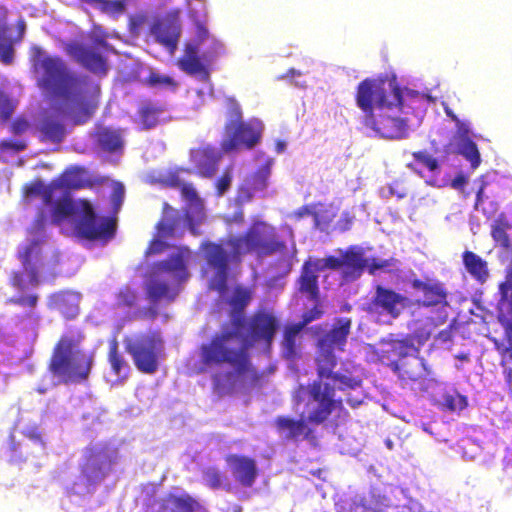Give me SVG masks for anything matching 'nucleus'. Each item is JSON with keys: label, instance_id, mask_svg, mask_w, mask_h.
Returning a JSON list of instances; mask_svg holds the SVG:
<instances>
[{"label": "nucleus", "instance_id": "nucleus-38", "mask_svg": "<svg viewBox=\"0 0 512 512\" xmlns=\"http://www.w3.org/2000/svg\"><path fill=\"white\" fill-rule=\"evenodd\" d=\"M309 323L310 322H298L295 325L285 328L283 353L286 358H293L296 355V338Z\"/></svg>", "mask_w": 512, "mask_h": 512}, {"label": "nucleus", "instance_id": "nucleus-62", "mask_svg": "<svg viewBox=\"0 0 512 512\" xmlns=\"http://www.w3.org/2000/svg\"><path fill=\"white\" fill-rule=\"evenodd\" d=\"M455 125L457 128L458 140L470 138V136H469L470 130H469V126L467 123L459 120V122H456Z\"/></svg>", "mask_w": 512, "mask_h": 512}, {"label": "nucleus", "instance_id": "nucleus-51", "mask_svg": "<svg viewBox=\"0 0 512 512\" xmlns=\"http://www.w3.org/2000/svg\"><path fill=\"white\" fill-rule=\"evenodd\" d=\"M314 226L320 231H326L332 223L333 216L328 214V211L316 212L313 214Z\"/></svg>", "mask_w": 512, "mask_h": 512}, {"label": "nucleus", "instance_id": "nucleus-24", "mask_svg": "<svg viewBox=\"0 0 512 512\" xmlns=\"http://www.w3.org/2000/svg\"><path fill=\"white\" fill-rule=\"evenodd\" d=\"M253 298L251 289L236 286L231 295L224 301L226 313L229 320H248L246 318V308Z\"/></svg>", "mask_w": 512, "mask_h": 512}, {"label": "nucleus", "instance_id": "nucleus-63", "mask_svg": "<svg viewBox=\"0 0 512 512\" xmlns=\"http://www.w3.org/2000/svg\"><path fill=\"white\" fill-rule=\"evenodd\" d=\"M317 211L312 210L309 205H303L299 209L294 212V215L297 219L303 218L304 216L316 214Z\"/></svg>", "mask_w": 512, "mask_h": 512}, {"label": "nucleus", "instance_id": "nucleus-36", "mask_svg": "<svg viewBox=\"0 0 512 512\" xmlns=\"http://www.w3.org/2000/svg\"><path fill=\"white\" fill-rule=\"evenodd\" d=\"M55 189L52 187V181L45 185L42 180L32 181L24 186V195L27 198L40 196L45 205L53 203Z\"/></svg>", "mask_w": 512, "mask_h": 512}, {"label": "nucleus", "instance_id": "nucleus-29", "mask_svg": "<svg viewBox=\"0 0 512 512\" xmlns=\"http://www.w3.org/2000/svg\"><path fill=\"white\" fill-rule=\"evenodd\" d=\"M180 221L179 213L168 203H164L162 217L156 225L158 236L162 238L174 237Z\"/></svg>", "mask_w": 512, "mask_h": 512}, {"label": "nucleus", "instance_id": "nucleus-45", "mask_svg": "<svg viewBox=\"0 0 512 512\" xmlns=\"http://www.w3.org/2000/svg\"><path fill=\"white\" fill-rule=\"evenodd\" d=\"M109 361H110L112 370L118 377L124 378L127 376L129 366L124 361V359L117 353L115 347L111 348V350H110Z\"/></svg>", "mask_w": 512, "mask_h": 512}, {"label": "nucleus", "instance_id": "nucleus-14", "mask_svg": "<svg viewBox=\"0 0 512 512\" xmlns=\"http://www.w3.org/2000/svg\"><path fill=\"white\" fill-rule=\"evenodd\" d=\"M110 44L104 39H96L92 47L78 42L66 44L65 51L77 63L94 74L106 75L108 71L107 59L100 50H109Z\"/></svg>", "mask_w": 512, "mask_h": 512}, {"label": "nucleus", "instance_id": "nucleus-3", "mask_svg": "<svg viewBox=\"0 0 512 512\" xmlns=\"http://www.w3.org/2000/svg\"><path fill=\"white\" fill-rule=\"evenodd\" d=\"M286 249V243L278 238L273 226L265 221H254L243 235L220 242L203 241L200 245L204 261L201 273L209 277V289L222 293L227 288L231 261L240 262L248 253L265 257L284 253Z\"/></svg>", "mask_w": 512, "mask_h": 512}, {"label": "nucleus", "instance_id": "nucleus-39", "mask_svg": "<svg viewBox=\"0 0 512 512\" xmlns=\"http://www.w3.org/2000/svg\"><path fill=\"white\" fill-rule=\"evenodd\" d=\"M457 152L469 161L472 169L479 167L481 156L477 144L471 138L460 139L457 142Z\"/></svg>", "mask_w": 512, "mask_h": 512}, {"label": "nucleus", "instance_id": "nucleus-42", "mask_svg": "<svg viewBox=\"0 0 512 512\" xmlns=\"http://www.w3.org/2000/svg\"><path fill=\"white\" fill-rule=\"evenodd\" d=\"M266 186V178L264 176L255 175L247 186H243L239 189L238 198L241 201L248 202L253 198L254 192L264 190Z\"/></svg>", "mask_w": 512, "mask_h": 512}, {"label": "nucleus", "instance_id": "nucleus-25", "mask_svg": "<svg viewBox=\"0 0 512 512\" xmlns=\"http://www.w3.org/2000/svg\"><path fill=\"white\" fill-rule=\"evenodd\" d=\"M86 170L82 167H71L63 171L60 176L52 180V187L61 193L70 190H79L86 187H92L91 180L85 178Z\"/></svg>", "mask_w": 512, "mask_h": 512}, {"label": "nucleus", "instance_id": "nucleus-5", "mask_svg": "<svg viewBox=\"0 0 512 512\" xmlns=\"http://www.w3.org/2000/svg\"><path fill=\"white\" fill-rule=\"evenodd\" d=\"M112 214L116 215L124 201V186L120 182L113 185L111 193ZM51 206V223L60 225L69 218L74 219V232L87 240H110L116 233V217L99 218L93 205L87 199L73 201L68 192L61 193Z\"/></svg>", "mask_w": 512, "mask_h": 512}, {"label": "nucleus", "instance_id": "nucleus-4", "mask_svg": "<svg viewBox=\"0 0 512 512\" xmlns=\"http://www.w3.org/2000/svg\"><path fill=\"white\" fill-rule=\"evenodd\" d=\"M30 53L35 72L41 73L38 86L54 100L55 110L76 125L87 122L97 103L87 98L84 78L71 71L61 57L46 54L40 46L31 47Z\"/></svg>", "mask_w": 512, "mask_h": 512}, {"label": "nucleus", "instance_id": "nucleus-20", "mask_svg": "<svg viewBox=\"0 0 512 512\" xmlns=\"http://www.w3.org/2000/svg\"><path fill=\"white\" fill-rule=\"evenodd\" d=\"M411 286L415 290L423 293V300H417V304L423 307H435L447 305V291L444 285L439 281H422L413 279Z\"/></svg>", "mask_w": 512, "mask_h": 512}, {"label": "nucleus", "instance_id": "nucleus-10", "mask_svg": "<svg viewBox=\"0 0 512 512\" xmlns=\"http://www.w3.org/2000/svg\"><path fill=\"white\" fill-rule=\"evenodd\" d=\"M402 91L395 79L365 78L356 87L355 102L363 118L399 103Z\"/></svg>", "mask_w": 512, "mask_h": 512}, {"label": "nucleus", "instance_id": "nucleus-9", "mask_svg": "<svg viewBox=\"0 0 512 512\" xmlns=\"http://www.w3.org/2000/svg\"><path fill=\"white\" fill-rule=\"evenodd\" d=\"M81 472L67 488L74 501H81L95 493L111 469L110 451L101 444H96L84 452Z\"/></svg>", "mask_w": 512, "mask_h": 512}, {"label": "nucleus", "instance_id": "nucleus-30", "mask_svg": "<svg viewBox=\"0 0 512 512\" xmlns=\"http://www.w3.org/2000/svg\"><path fill=\"white\" fill-rule=\"evenodd\" d=\"M155 268L158 272L170 273L177 281H185L188 276L187 266L182 254L177 253L169 256L167 259L159 261Z\"/></svg>", "mask_w": 512, "mask_h": 512}, {"label": "nucleus", "instance_id": "nucleus-56", "mask_svg": "<svg viewBox=\"0 0 512 512\" xmlns=\"http://www.w3.org/2000/svg\"><path fill=\"white\" fill-rule=\"evenodd\" d=\"M26 148V144L22 140H2L0 141L1 151L20 152Z\"/></svg>", "mask_w": 512, "mask_h": 512}, {"label": "nucleus", "instance_id": "nucleus-22", "mask_svg": "<svg viewBox=\"0 0 512 512\" xmlns=\"http://www.w3.org/2000/svg\"><path fill=\"white\" fill-rule=\"evenodd\" d=\"M167 108L164 104L151 99H144L137 108L136 123L142 130L155 128L163 120Z\"/></svg>", "mask_w": 512, "mask_h": 512}, {"label": "nucleus", "instance_id": "nucleus-33", "mask_svg": "<svg viewBox=\"0 0 512 512\" xmlns=\"http://www.w3.org/2000/svg\"><path fill=\"white\" fill-rule=\"evenodd\" d=\"M411 155L413 161L407 163V168L415 172L419 176H423L421 169H419V166L427 168L428 171L431 173L440 172V163L438 159L432 156L427 150L414 151L412 152Z\"/></svg>", "mask_w": 512, "mask_h": 512}, {"label": "nucleus", "instance_id": "nucleus-15", "mask_svg": "<svg viewBox=\"0 0 512 512\" xmlns=\"http://www.w3.org/2000/svg\"><path fill=\"white\" fill-rule=\"evenodd\" d=\"M150 30L156 42L173 54L177 50L181 36L179 11H170L163 17L155 20Z\"/></svg>", "mask_w": 512, "mask_h": 512}, {"label": "nucleus", "instance_id": "nucleus-1", "mask_svg": "<svg viewBox=\"0 0 512 512\" xmlns=\"http://www.w3.org/2000/svg\"><path fill=\"white\" fill-rule=\"evenodd\" d=\"M329 333L319 339L320 355L317 358L318 381L305 388L300 385L296 393L297 402L308 398L305 411L299 420L279 416L275 423L279 436L287 441L298 442L308 438L312 430L306 420L312 423H322L332 410L341 404L342 399L335 398V388L345 391L359 388V381L346 375L334 373L336 359L333 349L343 350L350 331L351 322H337Z\"/></svg>", "mask_w": 512, "mask_h": 512}, {"label": "nucleus", "instance_id": "nucleus-41", "mask_svg": "<svg viewBox=\"0 0 512 512\" xmlns=\"http://www.w3.org/2000/svg\"><path fill=\"white\" fill-rule=\"evenodd\" d=\"M509 224L504 221H497L492 225L491 237L495 241L496 245L500 246L507 252L512 253V242L507 233Z\"/></svg>", "mask_w": 512, "mask_h": 512}, {"label": "nucleus", "instance_id": "nucleus-18", "mask_svg": "<svg viewBox=\"0 0 512 512\" xmlns=\"http://www.w3.org/2000/svg\"><path fill=\"white\" fill-rule=\"evenodd\" d=\"M221 153L217 148L206 145L191 150V162L201 177H212L221 160Z\"/></svg>", "mask_w": 512, "mask_h": 512}, {"label": "nucleus", "instance_id": "nucleus-40", "mask_svg": "<svg viewBox=\"0 0 512 512\" xmlns=\"http://www.w3.org/2000/svg\"><path fill=\"white\" fill-rule=\"evenodd\" d=\"M86 4L96 6L102 13L118 17L126 10V0H80Z\"/></svg>", "mask_w": 512, "mask_h": 512}, {"label": "nucleus", "instance_id": "nucleus-13", "mask_svg": "<svg viewBox=\"0 0 512 512\" xmlns=\"http://www.w3.org/2000/svg\"><path fill=\"white\" fill-rule=\"evenodd\" d=\"M49 222L45 210H40L27 230L28 243L18 252L23 268H39L43 260V247L47 240L46 226Z\"/></svg>", "mask_w": 512, "mask_h": 512}, {"label": "nucleus", "instance_id": "nucleus-57", "mask_svg": "<svg viewBox=\"0 0 512 512\" xmlns=\"http://www.w3.org/2000/svg\"><path fill=\"white\" fill-rule=\"evenodd\" d=\"M354 222V217L351 215L350 212L344 211L341 214V217L337 221L336 227L341 232H346L351 229L352 224Z\"/></svg>", "mask_w": 512, "mask_h": 512}, {"label": "nucleus", "instance_id": "nucleus-44", "mask_svg": "<svg viewBox=\"0 0 512 512\" xmlns=\"http://www.w3.org/2000/svg\"><path fill=\"white\" fill-rule=\"evenodd\" d=\"M144 83L149 87H168L172 90H175L178 86L174 78L157 72H151L148 77L145 78Z\"/></svg>", "mask_w": 512, "mask_h": 512}, {"label": "nucleus", "instance_id": "nucleus-55", "mask_svg": "<svg viewBox=\"0 0 512 512\" xmlns=\"http://www.w3.org/2000/svg\"><path fill=\"white\" fill-rule=\"evenodd\" d=\"M38 299L39 297L37 294H30L27 296H19L16 298H12L10 299V302L22 307L33 309L36 307Z\"/></svg>", "mask_w": 512, "mask_h": 512}, {"label": "nucleus", "instance_id": "nucleus-23", "mask_svg": "<svg viewBox=\"0 0 512 512\" xmlns=\"http://www.w3.org/2000/svg\"><path fill=\"white\" fill-rule=\"evenodd\" d=\"M261 138V131L258 127L250 124L239 122L235 125L233 134L224 143L223 148L225 151H230L244 145L246 148H253Z\"/></svg>", "mask_w": 512, "mask_h": 512}, {"label": "nucleus", "instance_id": "nucleus-6", "mask_svg": "<svg viewBox=\"0 0 512 512\" xmlns=\"http://www.w3.org/2000/svg\"><path fill=\"white\" fill-rule=\"evenodd\" d=\"M343 264H347L346 275L354 278L358 275L360 268V258L356 256L353 250L344 255V259H338L337 256L329 255L322 259L304 262L300 276L297 280L298 291L306 294L311 301V307H306L302 314V320H317L323 316V305L320 300L317 272L326 269L341 270Z\"/></svg>", "mask_w": 512, "mask_h": 512}, {"label": "nucleus", "instance_id": "nucleus-31", "mask_svg": "<svg viewBox=\"0 0 512 512\" xmlns=\"http://www.w3.org/2000/svg\"><path fill=\"white\" fill-rule=\"evenodd\" d=\"M41 140L50 143H61L66 134L64 124L52 117H45L40 125Z\"/></svg>", "mask_w": 512, "mask_h": 512}, {"label": "nucleus", "instance_id": "nucleus-16", "mask_svg": "<svg viewBox=\"0 0 512 512\" xmlns=\"http://www.w3.org/2000/svg\"><path fill=\"white\" fill-rule=\"evenodd\" d=\"M371 303L376 310L384 312L392 318L399 317L412 304L406 296L381 285L375 287Z\"/></svg>", "mask_w": 512, "mask_h": 512}, {"label": "nucleus", "instance_id": "nucleus-60", "mask_svg": "<svg viewBox=\"0 0 512 512\" xmlns=\"http://www.w3.org/2000/svg\"><path fill=\"white\" fill-rule=\"evenodd\" d=\"M166 247L167 244L164 241L160 239H153L146 250V254H159L163 252L166 249Z\"/></svg>", "mask_w": 512, "mask_h": 512}, {"label": "nucleus", "instance_id": "nucleus-8", "mask_svg": "<svg viewBox=\"0 0 512 512\" xmlns=\"http://www.w3.org/2000/svg\"><path fill=\"white\" fill-rule=\"evenodd\" d=\"M81 338L80 334H65L55 347L49 368L59 381H79L88 377L93 355L80 349Z\"/></svg>", "mask_w": 512, "mask_h": 512}, {"label": "nucleus", "instance_id": "nucleus-27", "mask_svg": "<svg viewBox=\"0 0 512 512\" xmlns=\"http://www.w3.org/2000/svg\"><path fill=\"white\" fill-rule=\"evenodd\" d=\"M498 316L497 320H512V262L505 270V277L499 283Z\"/></svg>", "mask_w": 512, "mask_h": 512}, {"label": "nucleus", "instance_id": "nucleus-11", "mask_svg": "<svg viewBox=\"0 0 512 512\" xmlns=\"http://www.w3.org/2000/svg\"><path fill=\"white\" fill-rule=\"evenodd\" d=\"M124 343L141 372L153 374L157 371L159 359L164 353V341L159 332L133 335L126 338Z\"/></svg>", "mask_w": 512, "mask_h": 512}, {"label": "nucleus", "instance_id": "nucleus-43", "mask_svg": "<svg viewBox=\"0 0 512 512\" xmlns=\"http://www.w3.org/2000/svg\"><path fill=\"white\" fill-rule=\"evenodd\" d=\"M8 27H0V59L4 64H10L13 61L14 49L7 35Z\"/></svg>", "mask_w": 512, "mask_h": 512}, {"label": "nucleus", "instance_id": "nucleus-19", "mask_svg": "<svg viewBox=\"0 0 512 512\" xmlns=\"http://www.w3.org/2000/svg\"><path fill=\"white\" fill-rule=\"evenodd\" d=\"M353 250V252L356 254L358 258H360V268L358 269V275L354 278H351L350 276L346 275V271L348 269L347 264H343L341 268V277L345 282H352L357 280L364 272V270L367 268L369 274L374 275L378 270L385 269L391 265H393V259H377L372 258L371 260H368L365 258L364 250L358 246H349L346 250H339L340 256L338 259H344V255L350 251Z\"/></svg>", "mask_w": 512, "mask_h": 512}, {"label": "nucleus", "instance_id": "nucleus-53", "mask_svg": "<svg viewBox=\"0 0 512 512\" xmlns=\"http://www.w3.org/2000/svg\"><path fill=\"white\" fill-rule=\"evenodd\" d=\"M136 300V293L129 287L122 288L117 295L118 303L123 306L131 307L135 305Z\"/></svg>", "mask_w": 512, "mask_h": 512}, {"label": "nucleus", "instance_id": "nucleus-46", "mask_svg": "<svg viewBox=\"0 0 512 512\" xmlns=\"http://www.w3.org/2000/svg\"><path fill=\"white\" fill-rule=\"evenodd\" d=\"M180 171H184L189 173V169L179 168L177 170L168 171L165 175L161 176L159 179V182L162 186L168 187V188H180L181 185L184 183L179 175Z\"/></svg>", "mask_w": 512, "mask_h": 512}, {"label": "nucleus", "instance_id": "nucleus-28", "mask_svg": "<svg viewBox=\"0 0 512 512\" xmlns=\"http://www.w3.org/2000/svg\"><path fill=\"white\" fill-rule=\"evenodd\" d=\"M462 263L465 270L480 284H484L489 279L488 262L475 252L465 250L462 253Z\"/></svg>", "mask_w": 512, "mask_h": 512}, {"label": "nucleus", "instance_id": "nucleus-54", "mask_svg": "<svg viewBox=\"0 0 512 512\" xmlns=\"http://www.w3.org/2000/svg\"><path fill=\"white\" fill-rule=\"evenodd\" d=\"M248 320H277L272 307L261 305Z\"/></svg>", "mask_w": 512, "mask_h": 512}, {"label": "nucleus", "instance_id": "nucleus-32", "mask_svg": "<svg viewBox=\"0 0 512 512\" xmlns=\"http://www.w3.org/2000/svg\"><path fill=\"white\" fill-rule=\"evenodd\" d=\"M96 135L102 150L109 153L122 150L124 141L120 130L104 127L98 130Z\"/></svg>", "mask_w": 512, "mask_h": 512}, {"label": "nucleus", "instance_id": "nucleus-37", "mask_svg": "<svg viewBox=\"0 0 512 512\" xmlns=\"http://www.w3.org/2000/svg\"><path fill=\"white\" fill-rule=\"evenodd\" d=\"M203 483L213 490H229L230 481L227 475L221 472L218 468L210 466L202 471Z\"/></svg>", "mask_w": 512, "mask_h": 512}, {"label": "nucleus", "instance_id": "nucleus-35", "mask_svg": "<svg viewBox=\"0 0 512 512\" xmlns=\"http://www.w3.org/2000/svg\"><path fill=\"white\" fill-rule=\"evenodd\" d=\"M392 352L399 357V361L395 362V370L404 367L403 359L407 357H411L416 365H423L422 360L417 357L418 348L407 340L393 342Z\"/></svg>", "mask_w": 512, "mask_h": 512}, {"label": "nucleus", "instance_id": "nucleus-26", "mask_svg": "<svg viewBox=\"0 0 512 512\" xmlns=\"http://www.w3.org/2000/svg\"><path fill=\"white\" fill-rule=\"evenodd\" d=\"M227 464L238 482L246 487L253 485L257 476L254 460L243 456L230 455L227 457Z\"/></svg>", "mask_w": 512, "mask_h": 512}, {"label": "nucleus", "instance_id": "nucleus-58", "mask_svg": "<svg viewBox=\"0 0 512 512\" xmlns=\"http://www.w3.org/2000/svg\"><path fill=\"white\" fill-rule=\"evenodd\" d=\"M232 181L231 174L229 172H224L222 176L216 181V189L217 194L219 196L223 195L230 187Z\"/></svg>", "mask_w": 512, "mask_h": 512}, {"label": "nucleus", "instance_id": "nucleus-48", "mask_svg": "<svg viewBox=\"0 0 512 512\" xmlns=\"http://www.w3.org/2000/svg\"><path fill=\"white\" fill-rule=\"evenodd\" d=\"M353 512H383L382 508L378 505H372L371 502L363 497H355L353 502Z\"/></svg>", "mask_w": 512, "mask_h": 512}, {"label": "nucleus", "instance_id": "nucleus-61", "mask_svg": "<svg viewBox=\"0 0 512 512\" xmlns=\"http://www.w3.org/2000/svg\"><path fill=\"white\" fill-rule=\"evenodd\" d=\"M390 193L392 195H396L397 198L401 199V198H404L408 194V189L404 185L403 181H395L390 186Z\"/></svg>", "mask_w": 512, "mask_h": 512}, {"label": "nucleus", "instance_id": "nucleus-34", "mask_svg": "<svg viewBox=\"0 0 512 512\" xmlns=\"http://www.w3.org/2000/svg\"><path fill=\"white\" fill-rule=\"evenodd\" d=\"M39 282V270L36 268H23L22 271H14L10 278L11 285L18 291L37 287Z\"/></svg>", "mask_w": 512, "mask_h": 512}, {"label": "nucleus", "instance_id": "nucleus-7", "mask_svg": "<svg viewBox=\"0 0 512 512\" xmlns=\"http://www.w3.org/2000/svg\"><path fill=\"white\" fill-rule=\"evenodd\" d=\"M194 23L193 41L185 44L184 54L178 59L177 65L184 73L208 81L211 64L224 54V45L210 34L205 19L195 18Z\"/></svg>", "mask_w": 512, "mask_h": 512}, {"label": "nucleus", "instance_id": "nucleus-64", "mask_svg": "<svg viewBox=\"0 0 512 512\" xmlns=\"http://www.w3.org/2000/svg\"><path fill=\"white\" fill-rule=\"evenodd\" d=\"M467 183V177L463 174H458L451 183V186L455 189H462Z\"/></svg>", "mask_w": 512, "mask_h": 512}, {"label": "nucleus", "instance_id": "nucleus-47", "mask_svg": "<svg viewBox=\"0 0 512 512\" xmlns=\"http://www.w3.org/2000/svg\"><path fill=\"white\" fill-rule=\"evenodd\" d=\"M444 405L451 411H461L466 408L467 399L460 394L446 395Z\"/></svg>", "mask_w": 512, "mask_h": 512}, {"label": "nucleus", "instance_id": "nucleus-59", "mask_svg": "<svg viewBox=\"0 0 512 512\" xmlns=\"http://www.w3.org/2000/svg\"><path fill=\"white\" fill-rule=\"evenodd\" d=\"M459 323L460 322H451L449 329L442 330L438 333L437 340L443 344L452 341L454 331L458 329Z\"/></svg>", "mask_w": 512, "mask_h": 512}, {"label": "nucleus", "instance_id": "nucleus-2", "mask_svg": "<svg viewBox=\"0 0 512 512\" xmlns=\"http://www.w3.org/2000/svg\"><path fill=\"white\" fill-rule=\"evenodd\" d=\"M278 322H228L210 343L200 349L202 363L207 367L225 365L224 373L213 376L215 386L229 392L249 372L248 350L258 341L271 343Z\"/></svg>", "mask_w": 512, "mask_h": 512}, {"label": "nucleus", "instance_id": "nucleus-49", "mask_svg": "<svg viewBox=\"0 0 512 512\" xmlns=\"http://www.w3.org/2000/svg\"><path fill=\"white\" fill-rule=\"evenodd\" d=\"M179 189L182 198L190 204L201 202L198 193L192 183L184 182Z\"/></svg>", "mask_w": 512, "mask_h": 512}, {"label": "nucleus", "instance_id": "nucleus-17", "mask_svg": "<svg viewBox=\"0 0 512 512\" xmlns=\"http://www.w3.org/2000/svg\"><path fill=\"white\" fill-rule=\"evenodd\" d=\"M151 512H204L203 507L185 492L169 494L157 500Z\"/></svg>", "mask_w": 512, "mask_h": 512}, {"label": "nucleus", "instance_id": "nucleus-50", "mask_svg": "<svg viewBox=\"0 0 512 512\" xmlns=\"http://www.w3.org/2000/svg\"><path fill=\"white\" fill-rule=\"evenodd\" d=\"M169 287L166 283L160 281H153L148 286V293L154 300L165 297L168 294Z\"/></svg>", "mask_w": 512, "mask_h": 512}, {"label": "nucleus", "instance_id": "nucleus-12", "mask_svg": "<svg viewBox=\"0 0 512 512\" xmlns=\"http://www.w3.org/2000/svg\"><path fill=\"white\" fill-rule=\"evenodd\" d=\"M403 105V97L401 95L397 105H390L389 108L381 109L374 115H371V117L363 118L362 123L365 127L372 129L383 138H407L409 134L407 120L398 115Z\"/></svg>", "mask_w": 512, "mask_h": 512}, {"label": "nucleus", "instance_id": "nucleus-21", "mask_svg": "<svg viewBox=\"0 0 512 512\" xmlns=\"http://www.w3.org/2000/svg\"><path fill=\"white\" fill-rule=\"evenodd\" d=\"M80 297L77 293L60 291L48 297L47 307L56 311L67 320L75 318L79 313Z\"/></svg>", "mask_w": 512, "mask_h": 512}, {"label": "nucleus", "instance_id": "nucleus-52", "mask_svg": "<svg viewBox=\"0 0 512 512\" xmlns=\"http://www.w3.org/2000/svg\"><path fill=\"white\" fill-rule=\"evenodd\" d=\"M14 111V105L8 96L0 91V119L8 120Z\"/></svg>", "mask_w": 512, "mask_h": 512}]
</instances>
